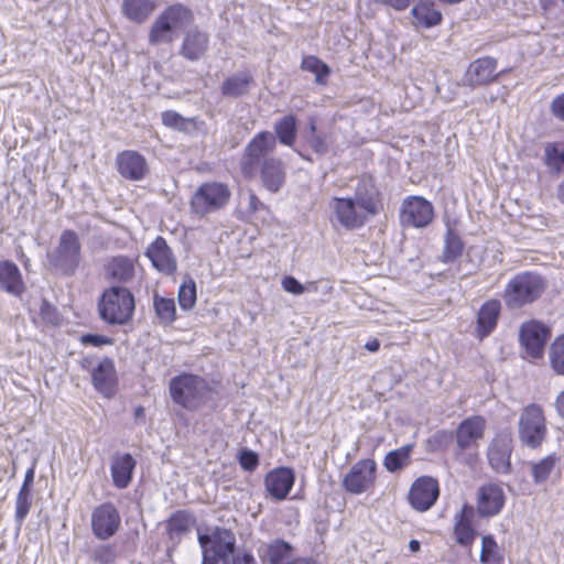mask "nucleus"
<instances>
[{"mask_svg": "<svg viewBox=\"0 0 564 564\" xmlns=\"http://www.w3.org/2000/svg\"><path fill=\"white\" fill-rule=\"evenodd\" d=\"M274 149V134L261 131L248 142L240 162L242 174L247 177L258 175L262 186L270 193H278L286 180V167L282 160L268 156Z\"/></svg>", "mask_w": 564, "mask_h": 564, "instance_id": "f257e3e1", "label": "nucleus"}, {"mask_svg": "<svg viewBox=\"0 0 564 564\" xmlns=\"http://www.w3.org/2000/svg\"><path fill=\"white\" fill-rule=\"evenodd\" d=\"M193 12L187 7L181 3L169 6L153 21L149 32V43L156 46L174 42L180 32L193 22Z\"/></svg>", "mask_w": 564, "mask_h": 564, "instance_id": "f03ea898", "label": "nucleus"}, {"mask_svg": "<svg viewBox=\"0 0 564 564\" xmlns=\"http://www.w3.org/2000/svg\"><path fill=\"white\" fill-rule=\"evenodd\" d=\"M169 390L173 402L188 411L198 410L206 404L212 393L204 378L186 372L173 377Z\"/></svg>", "mask_w": 564, "mask_h": 564, "instance_id": "7ed1b4c3", "label": "nucleus"}, {"mask_svg": "<svg viewBox=\"0 0 564 564\" xmlns=\"http://www.w3.org/2000/svg\"><path fill=\"white\" fill-rule=\"evenodd\" d=\"M135 308L132 293L123 286L105 290L98 302L100 318L109 325H124L133 316Z\"/></svg>", "mask_w": 564, "mask_h": 564, "instance_id": "20e7f679", "label": "nucleus"}, {"mask_svg": "<svg viewBox=\"0 0 564 564\" xmlns=\"http://www.w3.org/2000/svg\"><path fill=\"white\" fill-rule=\"evenodd\" d=\"M544 280L534 272L514 275L506 285L503 301L509 308H520L538 300L544 290Z\"/></svg>", "mask_w": 564, "mask_h": 564, "instance_id": "39448f33", "label": "nucleus"}, {"mask_svg": "<svg viewBox=\"0 0 564 564\" xmlns=\"http://www.w3.org/2000/svg\"><path fill=\"white\" fill-rule=\"evenodd\" d=\"M202 564H230L235 555L236 536L227 529L216 528L210 534H200Z\"/></svg>", "mask_w": 564, "mask_h": 564, "instance_id": "423d86ee", "label": "nucleus"}, {"mask_svg": "<svg viewBox=\"0 0 564 564\" xmlns=\"http://www.w3.org/2000/svg\"><path fill=\"white\" fill-rule=\"evenodd\" d=\"M52 267L65 275H73L82 260V245L77 234L73 230H64L54 250L47 253Z\"/></svg>", "mask_w": 564, "mask_h": 564, "instance_id": "0eeeda50", "label": "nucleus"}, {"mask_svg": "<svg viewBox=\"0 0 564 564\" xmlns=\"http://www.w3.org/2000/svg\"><path fill=\"white\" fill-rule=\"evenodd\" d=\"M231 192L223 182H205L191 199L192 212L204 217L224 208L230 200Z\"/></svg>", "mask_w": 564, "mask_h": 564, "instance_id": "6e6552de", "label": "nucleus"}, {"mask_svg": "<svg viewBox=\"0 0 564 564\" xmlns=\"http://www.w3.org/2000/svg\"><path fill=\"white\" fill-rule=\"evenodd\" d=\"M546 420L542 408L535 403L527 405L519 417L518 435L520 442L530 448H538L546 437Z\"/></svg>", "mask_w": 564, "mask_h": 564, "instance_id": "1a4fd4ad", "label": "nucleus"}, {"mask_svg": "<svg viewBox=\"0 0 564 564\" xmlns=\"http://www.w3.org/2000/svg\"><path fill=\"white\" fill-rule=\"evenodd\" d=\"M328 206L335 220L347 230L361 228L373 217L351 197H333Z\"/></svg>", "mask_w": 564, "mask_h": 564, "instance_id": "9d476101", "label": "nucleus"}, {"mask_svg": "<svg viewBox=\"0 0 564 564\" xmlns=\"http://www.w3.org/2000/svg\"><path fill=\"white\" fill-rule=\"evenodd\" d=\"M434 218L432 203L421 196H409L401 205L400 224L405 228H424Z\"/></svg>", "mask_w": 564, "mask_h": 564, "instance_id": "9b49d317", "label": "nucleus"}, {"mask_svg": "<svg viewBox=\"0 0 564 564\" xmlns=\"http://www.w3.org/2000/svg\"><path fill=\"white\" fill-rule=\"evenodd\" d=\"M377 464L367 458L355 463L343 479V487L352 495L370 491L376 482Z\"/></svg>", "mask_w": 564, "mask_h": 564, "instance_id": "f8f14e48", "label": "nucleus"}, {"mask_svg": "<svg viewBox=\"0 0 564 564\" xmlns=\"http://www.w3.org/2000/svg\"><path fill=\"white\" fill-rule=\"evenodd\" d=\"M120 523L119 510L111 502H104L91 512V531L99 540L113 536L119 530Z\"/></svg>", "mask_w": 564, "mask_h": 564, "instance_id": "ddd939ff", "label": "nucleus"}, {"mask_svg": "<svg viewBox=\"0 0 564 564\" xmlns=\"http://www.w3.org/2000/svg\"><path fill=\"white\" fill-rule=\"evenodd\" d=\"M438 495V481L430 476H421L412 484L408 499L415 510L423 512L435 505Z\"/></svg>", "mask_w": 564, "mask_h": 564, "instance_id": "4468645a", "label": "nucleus"}, {"mask_svg": "<svg viewBox=\"0 0 564 564\" xmlns=\"http://www.w3.org/2000/svg\"><path fill=\"white\" fill-rule=\"evenodd\" d=\"M549 338L550 329L536 321L523 324L520 329L521 345L531 358L542 357Z\"/></svg>", "mask_w": 564, "mask_h": 564, "instance_id": "2eb2a0df", "label": "nucleus"}, {"mask_svg": "<svg viewBox=\"0 0 564 564\" xmlns=\"http://www.w3.org/2000/svg\"><path fill=\"white\" fill-rule=\"evenodd\" d=\"M294 481V471L289 467H276L264 477L265 490L275 500L285 499L293 488Z\"/></svg>", "mask_w": 564, "mask_h": 564, "instance_id": "dca6fc26", "label": "nucleus"}, {"mask_svg": "<svg viewBox=\"0 0 564 564\" xmlns=\"http://www.w3.org/2000/svg\"><path fill=\"white\" fill-rule=\"evenodd\" d=\"M350 197L373 216L382 209L380 192L371 176L362 175L359 177L355 193Z\"/></svg>", "mask_w": 564, "mask_h": 564, "instance_id": "f3484780", "label": "nucleus"}, {"mask_svg": "<svg viewBox=\"0 0 564 564\" xmlns=\"http://www.w3.org/2000/svg\"><path fill=\"white\" fill-rule=\"evenodd\" d=\"M512 440L509 434L497 435L489 445L488 460L490 466L499 474L510 471Z\"/></svg>", "mask_w": 564, "mask_h": 564, "instance_id": "a211bd4d", "label": "nucleus"}, {"mask_svg": "<svg viewBox=\"0 0 564 564\" xmlns=\"http://www.w3.org/2000/svg\"><path fill=\"white\" fill-rule=\"evenodd\" d=\"M91 380L95 389L105 395L111 398L116 392L117 372L115 362L110 358H104L93 369Z\"/></svg>", "mask_w": 564, "mask_h": 564, "instance_id": "6ab92c4d", "label": "nucleus"}, {"mask_svg": "<svg viewBox=\"0 0 564 564\" xmlns=\"http://www.w3.org/2000/svg\"><path fill=\"white\" fill-rule=\"evenodd\" d=\"M497 61L486 56L474 61L466 70L464 83L467 86L476 87L486 85L497 78Z\"/></svg>", "mask_w": 564, "mask_h": 564, "instance_id": "aec40b11", "label": "nucleus"}, {"mask_svg": "<svg viewBox=\"0 0 564 564\" xmlns=\"http://www.w3.org/2000/svg\"><path fill=\"white\" fill-rule=\"evenodd\" d=\"M120 175L130 181H141L148 173L147 160L135 151H123L117 155Z\"/></svg>", "mask_w": 564, "mask_h": 564, "instance_id": "412c9836", "label": "nucleus"}, {"mask_svg": "<svg viewBox=\"0 0 564 564\" xmlns=\"http://www.w3.org/2000/svg\"><path fill=\"white\" fill-rule=\"evenodd\" d=\"M505 506V494L500 486L489 484L480 487L478 492L477 509L481 517H494Z\"/></svg>", "mask_w": 564, "mask_h": 564, "instance_id": "4be33fe9", "label": "nucleus"}, {"mask_svg": "<svg viewBox=\"0 0 564 564\" xmlns=\"http://www.w3.org/2000/svg\"><path fill=\"white\" fill-rule=\"evenodd\" d=\"M147 257L160 272L171 274L176 270V260L162 237H156L148 247Z\"/></svg>", "mask_w": 564, "mask_h": 564, "instance_id": "5701e85b", "label": "nucleus"}, {"mask_svg": "<svg viewBox=\"0 0 564 564\" xmlns=\"http://www.w3.org/2000/svg\"><path fill=\"white\" fill-rule=\"evenodd\" d=\"M485 426L486 421L479 415L462 421L456 431V442L459 448H469L481 440Z\"/></svg>", "mask_w": 564, "mask_h": 564, "instance_id": "b1692460", "label": "nucleus"}, {"mask_svg": "<svg viewBox=\"0 0 564 564\" xmlns=\"http://www.w3.org/2000/svg\"><path fill=\"white\" fill-rule=\"evenodd\" d=\"M135 464V459L128 453L116 454L112 457L110 471L117 488L124 489L130 485Z\"/></svg>", "mask_w": 564, "mask_h": 564, "instance_id": "393cba45", "label": "nucleus"}, {"mask_svg": "<svg viewBox=\"0 0 564 564\" xmlns=\"http://www.w3.org/2000/svg\"><path fill=\"white\" fill-rule=\"evenodd\" d=\"M0 289L14 296L24 292L22 274L15 263L8 260L0 262Z\"/></svg>", "mask_w": 564, "mask_h": 564, "instance_id": "a878e982", "label": "nucleus"}, {"mask_svg": "<svg viewBox=\"0 0 564 564\" xmlns=\"http://www.w3.org/2000/svg\"><path fill=\"white\" fill-rule=\"evenodd\" d=\"M501 311V303L498 300L485 302L477 316V332L480 338L488 336L497 326Z\"/></svg>", "mask_w": 564, "mask_h": 564, "instance_id": "bb28decb", "label": "nucleus"}, {"mask_svg": "<svg viewBox=\"0 0 564 564\" xmlns=\"http://www.w3.org/2000/svg\"><path fill=\"white\" fill-rule=\"evenodd\" d=\"M207 46L208 35L203 31L193 29L186 32L184 36L181 54L189 61H196L205 54Z\"/></svg>", "mask_w": 564, "mask_h": 564, "instance_id": "cd10ccee", "label": "nucleus"}, {"mask_svg": "<svg viewBox=\"0 0 564 564\" xmlns=\"http://www.w3.org/2000/svg\"><path fill=\"white\" fill-rule=\"evenodd\" d=\"M473 508L465 505L460 512L456 517V523L454 528L456 541L463 546L470 545L475 538L476 531L471 527Z\"/></svg>", "mask_w": 564, "mask_h": 564, "instance_id": "c85d7f7f", "label": "nucleus"}, {"mask_svg": "<svg viewBox=\"0 0 564 564\" xmlns=\"http://www.w3.org/2000/svg\"><path fill=\"white\" fill-rule=\"evenodd\" d=\"M156 0H123L122 14L134 23L144 22L154 11Z\"/></svg>", "mask_w": 564, "mask_h": 564, "instance_id": "c756f323", "label": "nucleus"}, {"mask_svg": "<svg viewBox=\"0 0 564 564\" xmlns=\"http://www.w3.org/2000/svg\"><path fill=\"white\" fill-rule=\"evenodd\" d=\"M253 78L248 72H238L224 80L221 94L226 97H240L249 93Z\"/></svg>", "mask_w": 564, "mask_h": 564, "instance_id": "7c9ffc66", "label": "nucleus"}, {"mask_svg": "<svg viewBox=\"0 0 564 564\" xmlns=\"http://www.w3.org/2000/svg\"><path fill=\"white\" fill-rule=\"evenodd\" d=\"M412 17L416 25L430 29L441 23L442 14L430 1H420L412 8Z\"/></svg>", "mask_w": 564, "mask_h": 564, "instance_id": "2f4dec72", "label": "nucleus"}, {"mask_svg": "<svg viewBox=\"0 0 564 564\" xmlns=\"http://www.w3.org/2000/svg\"><path fill=\"white\" fill-rule=\"evenodd\" d=\"M293 546L284 541L276 539L265 549L263 554V564H286L292 561Z\"/></svg>", "mask_w": 564, "mask_h": 564, "instance_id": "473e14b6", "label": "nucleus"}, {"mask_svg": "<svg viewBox=\"0 0 564 564\" xmlns=\"http://www.w3.org/2000/svg\"><path fill=\"white\" fill-rule=\"evenodd\" d=\"M108 275L119 282H127L133 278V261L126 256L113 257L106 265Z\"/></svg>", "mask_w": 564, "mask_h": 564, "instance_id": "72a5a7b5", "label": "nucleus"}, {"mask_svg": "<svg viewBox=\"0 0 564 564\" xmlns=\"http://www.w3.org/2000/svg\"><path fill=\"white\" fill-rule=\"evenodd\" d=\"M153 308L159 324L167 326L176 319V305L172 297H164L155 293L153 295Z\"/></svg>", "mask_w": 564, "mask_h": 564, "instance_id": "f704fd0d", "label": "nucleus"}, {"mask_svg": "<svg viewBox=\"0 0 564 564\" xmlns=\"http://www.w3.org/2000/svg\"><path fill=\"white\" fill-rule=\"evenodd\" d=\"M192 519L185 511L173 513L166 522V530L170 540L175 544L185 535L191 525Z\"/></svg>", "mask_w": 564, "mask_h": 564, "instance_id": "c9c22d12", "label": "nucleus"}, {"mask_svg": "<svg viewBox=\"0 0 564 564\" xmlns=\"http://www.w3.org/2000/svg\"><path fill=\"white\" fill-rule=\"evenodd\" d=\"M413 445H404L389 452L383 459V466L390 473H397L411 463Z\"/></svg>", "mask_w": 564, "mask_h": 564, "instance_id": "e433bc0d", "label": "nucleus"}, {"mask_svg": "<svg viewBox=\"0 0 564 564\" xmlns=\"http://www.w3.org/2000/svg\"><path fill=\"white\" fill-rule=\"evenodd\" d=\"M275 140L288 147H292L296 138V118L288 115L274 123Z\"/></svg>", "mask_w": 564, "mask_h": 564, "instance_id": "4c0bfd02", "label": "nucleus"}, {"mask_svg": "<svg viewBox=\"0 0 564 564\" xmlns=\"http://www.w3.org/2000/svg\"><path fill=\"white\" fill-rule=\"evenodd\" d=\"M558 462V457L556 454H551L541 460L533 463L531 465V473L535 484H542L546 481L553 471L556 463Z\"/></svg>", "mask_w": 564, "mask_h": 564, "instance_id": "58836bf2", "label": "nucleus"}, {"mask_svg": "<svg viewBox=\"0 0 564 564\" xmlns=\"http://www.w3.org/2000/svg\"><path fill=\"white\" fill-rule=\"evenodd\" d=\"M544 163L551 173L560 174L564 170V149L555 143H547L544 147Z\"/></svg>", "mask_w": 564, "mask_h": 564, "instance_id": "ea45409f", "label": "nucleus"}, {"mask_svg": "<svg viewBox=\"0 0 564 564\" xmlns=\"http://www.w3.org/2000/svg\"><path fill=\"white\" fill-rule=\"evenodd\" d=\"M301 66L304 70L315 74V82L317 84H324L325 77L330 73L329 67L323 61L313 55L305 56Z\"/></svg>", "mask_w": 564, "mask_h": 564, "instance_id": "a19ab883", "label": "nucleus"}, {"mask_svg": "<svg viewBox=\"0 0 564 564\" xmlns=\"http://www.w3.org/2000/svg\"><path fill=\"white\" fill-rule=\"evenodd\" d=\"M463 241L457 234L448 229L445 237V247L443 259L445 262H451L457 259L463 252Z\"/></svg>", "mask_w": 564, "mask_h": 564, "instance_id": "79ce46f5", "label": "nucleus"}, {"mask_svg": "<svg viewBox=\"0 0 564 564\" xmlns=\"http://www.w3.org/2000/svg\"><path fill=\"white\" fill-rule=\"evenodd\" d=\"M196 284L192 279H189L184 282L178 290V303L181 308L184 311L192 310L196 303Z\"/></svg>", "mask_w": 564, "mask_h": 564, "instance_id": "37998d69", "label": "nucleus"}, {"mask_svg": "<svg viewBox=\"0 0 564 564\" xmlns=\"http://www.w3.org/2000/svg\"><path fill=\"white\" fill-rule=\"evenodd\" d=\"M550 361L554 371L564 375V335L558 337L551 346Z\"/></svg>", "mask_w": 564, "mask_h": 564, "instance_id": "c03bdc74", "label": "nucleus"}, {"mask_svg": "<svg viewBox=\"0 0 564 564\" xmlns=\"http://www.w3.org/2000/svg\"><path fill=\"white\" fill-rule=\"evenodd\" d=\"M310 131L311 135L308 138V143L311 148L314 150V152L318 154L326 153L328 151L326 134L317 132L316 126L313 121L310 123Z\"/></svg>", "mask_w": 564, "mask_h": 564, "instance_id": "a18cd8bd", "label": "nucleus"}, {"mask_svg": "<svg viewBox=\"0 0 564 564\" xmlns=\"http://www.w3.org/2000/svg\"><path fill=\"white\" fill-rule=\"evenodd\" d=\"M91 557L99 564H112L116 560V550L109 544L100 545L93 551Z\"/></svg>", "mask_w": 564, "mask_h": 564, "instance_id": "49530a36", "label": "nucleus"}, {"mask_svg": "<svg viewBox=\"0 0 564 564\" xmlns=\"http://www.w3.org/2000/svg\"><path fill=\"white\" fill-rule=\"evenodd\" d=\"M240 466L246 471H253L259 465V456L251 449L243 448L238 456Z\"/></svg>", "mask_w": 564, "mask_h": 564, "instance_id": "de8ad7c7", "label": "nucleus"}, {"mask_svg": "<svg viewBox=\"0 0 564 564\" xmlns=\"http://www.w3.org/2000/svg\"><path fill=\"white\" fill-rule=\"evenodd\" d=\"M497 549V542L492 535H485L481 540V553H480V562L482 564H488L491 561Z\"/></svg>", "mask_w": 564, "mask_h": 564, "instance_id": "09e8293b", "label": "nucleus"}, {"mask_svg": "<svg viewBox=\"0 0 564 564\" xmlns=\"http://www.w3.org/2000/svg\"><path fill=\"white\" fill-rule=\"evenodd\" d=\"M162 122L170 128L183 129L186 120L176 111L167 110L162 113Z\"/></svg>", "mask_w": 564, "mask_h": 564, "instance_id": "8fccbe9b", "label": "nucleus"}, {"mask_svg": "<svg viewBox=\"0 0 564 564\" xmlns=\"http://www.w3.org/2000/svg\"><path fill=\"white\" fill-rule=\"evenodd\" d=\"M31 507V500L29 498L17 497L15 500V521L19 527L25 520Z\"/></svg>", "mask_w": 564, "mask_h": 564, "instance_id": "3c124183", "label": "nucleus"}, {"mask_svg": "<svg viewBox=\"0 0 564 564\" xmlns=\"http://www.w3.org/2000/svg\"><path fill=\"white\" fill-rule=\"evenodd\" d=\"M282 288L284 291L294 295H301L307 290L301 282L291 275H288L282 280Z\"/></svg>", "mask_w": 564, "mask_h": 564, "instance_id": "603ef678", "label": "nucleus"}, {"mask_svg": "<svg viewBox=\"0 0 564 564\" xmlns=\"http://www.w3.org/2000/svg\"><path fill=\"white\" fill-rule=\"evenodd\" d=\"M80 341L84 344V345H90V346H94V347H99V346H102V345H110L112 344V339L107 337V336H104V335H98V334H86V335H83L82 338H80Z\"/></svg>", "mask_w": 564, "mask_h": 564, "instance_id": "864d4df0", "label": "nucleus"}, {"mask_svg": "<svg viewBox=\"0 0 564 564\" xmlns=\"http://www.w3.org/2000/svg\"><path fill=\"white\" fill-rule=\"evenodd\" d=\"M551 111L558 120L564 121V93L556 96L551 104Z\"/></svg>", "mask_w": 564, "mask_h": 564, "instance_id": "5fc2aeb1", "label": "nucleus"}, {"mask_svg": "<svg viewBox=\"0 0 564 564\" xmlns=\"http://www.w3.org/2000/svg\"><path fill=\"white\" fill-rule=\"evenodd\" d=\"M375 3L391 7L395 10H404L409 7L412 0H371Z\"/></svg>", "mask_w": 564, "mask_h": 564, "instance_id": "6e6d98bb", "label": "nucleus"}, {"mask_svg": "<svg viewBox=\"0 0 564 564\" xmlns=\"http://www.w3.org/2000/svg\"><path fill=\"white\" fill-rule=\"evenodd\" d=\"M231 561L232 564H257L254 556L248 552L235 554Z\"/></svg>", "mask_w": 564, "mask_h": 564, "instance_id": "4d7b16f0", "label": "nucleus"}, {"mask_svg": "<svg viewBox=\"0 0 564 564\" xmlns=\"http://www.w3.org/2000/svg\"><path fill=\"white\" fill-rule=\"evenodd\" d=\"M51 312H54V308L46 301H44L41 306V315L48 322L55 323V316H51Z\"/></svg>", "mask_w": 564, "mask_h": 564, "instance_id": "13d9d810", "label": "nucleus"}, {"mask_svg": "<svg viewBox=\"0 0 564 564\" xmlns=\"http://www.w3.org/2000/svg\"><path fill=\"white\" fill-rule=\"evenodd\" d=\"M263 204L259 200V198L254 194H250L249 196V208L251 212L259 210L260 207H262Z\"/></svg>", "mask_w": 564, "mask_h": 564, "instance_id": "bf43d9fd", "label": "nucleus"}, {"mask_svg": "<svg viewBox=\"0 0 564 564\" xmlns=\"http://www.w3.org/2000/svg\"><path fill=\"white\" fill-rule=\"evenodd\" d=\"M379 347H380V343L378 339H371V340L367 341L365 345V348L371 352L377 351L379 349Z\"/></svg>", "mask_w": 564, "mask_h": 564, "instance_id": "052dcab7", "label": "nucleus"}, {"mask_svg": "<svg viewBox=\"0 0 564 564\" xmlns=\"http://www.w3.org/2000/svg\"><path fill=\"white\" fill-rule=\"evenodd\" d=\"M556 409L561 416H564V391L556 399Z\"/></svg>", "mask_w": 564, "mask_h": 564, "instance_id": "680f3d73", "label": "nucleus"}, {"mask_svg": "<svg viewBox=\"0 0 564 564\" xmlns=\"http://www.w3.org/2000/svg\"><path fill=\"white\" fill-rule=\"evenodd\" d=\"M34 467H31L26 470L25 475H24V480H23V484H26V485H31L33 484L34 481Z\"/></svg>", "mask_w": 564, "mask_h": 564, "instance_id": "e2e57ef3", "label": "nucleus"}, {"mask_svg": "<svg viewBox=\"0 0 564 564\" xmlns=\"http://www.w3.org/2000/svg\"><path fill=\"white\" fill-rule=\"evenodd\" d=\"M31 485L22 484V487L19 490L18 497L29 498L31 495Z\"/></svg>", "mask_w": 564, "mask_h": 564, "instance_id": "0e129e2a", "label": "nucleus"}, {"mask_svg": "<svg viewBox=\"0 0 564 564\" xmlns=\"http://www.w3.org/2000/svg\"><path fill=\"white\" fill-rule=\"evenodd\" d=\"M286 564H317L314 560L308 557H297L293 558L291 562H288Z\"/></svg>", "mask_w": 564, "mask_h": 564, "instance_id": "69168bd1", "label": "nucleus"}, {"mask_svg": "<svg viewBox=\"0 0 564 564\" xmlns=\"http://www.w3.org/2000/svg\"><path fill=\"white\" fill-rule=\"evenodd\" d=\"M421 547V544L417 540H411L409 542V549L411 552H417Z\"/></svg>", "mask_w": 564, "mask_h": 564, "instance_id": "338daca9", "label": "nucleus"}, {"mask_svg": "<svg viewBox=\"0 0 564 564\" xmlns=\"http://www.w3.org/2000/svg\"><path fill=\"white\" fill-rule=\"evenodd\" d=\"M557 196L560 200L564 203V181L558 185Z\"/></svg>", "mask_w": 564, "mask_h": 564, "instance_id": "774afa93", "label": "nucleus"}]
</instances>
